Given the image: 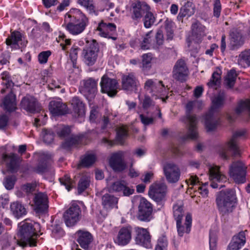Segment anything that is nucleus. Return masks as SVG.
Returning <instances> with one entry per match:
<instances>
[{
	"mask_svg": "<svg viewBox=\"0 0 250 250\" xmlns=\"http://www.w3.org/2000/svg\"><path fill=\"white\" fill-rule=\"evenodd\" d=\"M65 29L72 35L83 32L89 23L88 18L80 9L72 8L64 17Z\"/></svg>",
	"mask_w": 250,
	"mask_h": 250,
	"instance_id": "obj_1",
	"label": "nucleus"
},
{
	"mask_svg": "<svg viewBox=\"0 0 250 250\" xmlns=\"http://www.w3.org/2000/svg\"><path fill=\"white\" fill-rule=\"evenodd\" d=\"M216 204L218 211L222 216L229 215L236 208L237 202L234 189L222 190L216 194Z\"/></svg>",
	"mask_w": 250,
	"mask_h": 250,
	"instance_id": "obj_2",
	"label": "nucleus"
},
{
	"mask_svg": "<svg viewBox=\"0 0 250 250\" xmlns=\"http://www.w3.org/2000/svg\"><path fill=\"white\" fill-rule=\"evenodd\" d=\"M226 99V95L224 91H220L212 99L211 108L204 116L205 127L208 132L216 129L218 124L217 114L219 109L223 106Z\"/></svg>",
	"mask_w": 250,
	"mask_h": 250,
	"instance_id": "obj_3",
	"label": "nucleus"
},
{
	"mask_svg": "<svg viewBox=\"0 0 250 250\" xmlns=\"http://www.w3.org/2000/svg\"><path fill=\"white\" fill-rule=\"evenodd\" d=\"M38 223L24 222L20 227L18 234L19 239L17 241V244L24 248L27 246H36V239L38 236L36 227H39Z\"/></svg>",
	"mask_w": 250,
	"mask_h": 250,
	"instance_id": "obj_4",
	"label": "nucleus"
},
{
	"mask_svg": "<svg viewBox=\"0 0 250 250\" xmlns=\"http://www.w3.org/2000/svg\"><path fill=\"white\" fill-rule=\"evenodd\" d=\"M202 104V102L199 101H191L187 103L186 105L185 122L188 125V132L185 139H195L197 138V119L195 115H192L191 113L196 105H198V108H201Z\"/></svg>",
	"mask_w": 250,
	"mask_h": 250,
	"instance_id": "obj_5",
	"label": "nucleus"
},
{
	"mask_svg": "<svg viewBox=\"0 0 250 250\" xmlns=\"http://www.w3.org/2000/svg\"><path fill=\"white\" fill-rule=\"evenodd\" d=\"M205 26L199 22H195L191 25L192 40H187V45L189 51L197 53L199 47V44L202 41V38L205 36Z\"/></svg>",
	"mask_w": 250,
	"mask_h": 250,
	"instance_id": "obj_6",
	"label": "nucleus"
},
{
	"mask_svg": "<svg viewBox=\"0 0 250 250\" xmlns=\"http://www.w3.org/2000/svg\"><path fill=\"white\" fill-rule=\"evenodd\" d=\"M83 48L82 57L84 63L88 66L94 65L97 62L99 52V46L95 40L87 41Z\"/></svg>",
	"mask_w": 250,
	"mask_h": 250,
	"instance_id": "obj_7",
	"label": "nucleus"
},
{
	"mask_svg": "<svg viewBox=\"0 0 250 250\" xmlns=\"http://www.w3.org/2000/svg\"><path fill=\"white\" fill-rule=\"evenodd\" d=\"M246 133L245 130H239L235 131L229 140L226 144V148L222 150L220 153V156L224 159H228L229 156L227 151L232 153V156L237 157L240 155V150L238 145L239 139L244 136Z\"/></svg>",
	"mask_w": 250,
	"mask_h": 250,
	"instance_id": "obj_8",
	"label": "nucleus"
},
{
	"mask_svg": "<svg viewBox=\"0 0 250 250\" xmlns=\"http://www.w3.org/2000/svg\"><path fill=\"white\" fill-rule=\"evenodd\" d=\"M167 189L165 183L154 182L150 186L148 194L157 205L163 206L166 201Z\"/></svg>",
	"mask_w": 250,
	"mask_h": 250,
	"instance_id": "obj_9",
	"label": "nucleus"
},
{
	"mask_svg": "<svg viewBox=\"0 0 250 250\" xmlns=\"http://www.w3.org/2000/svg\"><path fill=\"white\" fill-rule=\"evenodd\" d=\"M229 173L236 184H242L246 182L247 167L241 161L233 162L229 166Z\"/></svg>",
	"mask_w": 250,
	"mask_h": 250,
	"instance_id": "obj_10",
	"label": "nucleus"
},
{
	"mask_svg": "<svg viewBox=\"0 0 250 250\" xmlns=\"http://www.w3.org/2000/svg\"><path fill=\"white\" fill-rule=\"evenodd\" d=\"M81 208L77 203L71 204L63 215L66 225L69 227L75 225L81 218Z\"/></svg>",
	"mask_w": 250,
	"mask_h": 250,
	"instance_id": "obj_11",
	"label": "nucleus"
},
{
	"mask_svg": "<svg viewBox=\"0 0 250 250\" xmlns=\"http://www.w3.org/2000/svg\"><path fill=\"white\" fill-rule=\"evenodd\" d=\"M151 32L146 33L141 43V47L143 50L153 49L159 50L164 43V36L161 30L157 31L155 35V40L151 42L150 34Z\"/></svg>",
	"mask_w": 250,
	"mask_h": 250,
	"instance_id": "obj_12",
	"label": "nucleus"
},
{
	"mask_svg": "<svg viewBox=\"0 0 250 250\" xmlns=\"http://www.w3.org/2000/svg\"><path fill=\"white\" fill-rule=\"evenodd\" d=\"M135 236L134 241L137 245L146 249H151V236L147 229L136 227L134 228Z\"/></svg>",
	"mask_w": 250,
	"mask_h": 250,
	"instance_id": "obj_13",
	"label": "nucleus"
},
{
	"mask_svg": "<svg viewBox=\"0 0 250 250\" xmlns=\"http://www.w3.org/2000/svg\"><path fill=\"white\" fill-rule=\"evenodd\" d=\"M150 10V6L144 1H135L132 4L131 18L135 24H137L146 13Z\"/></svg>",
	"mask_w": 250,
	"mask_h": 250,
	"instance_id": "obj_14",
	"label": "nucleus"
},
{
	"mask_svg": "<svg viewBox=\"0 0 250 250\" xmlns=\"http://www.w3.org/2000/svg\"><path fill=\"white\" fill-rule=\"evenodd\" d=\"M125 153L118 151L111 154L108 163L110 167L116 172H121L127 168V165L124 160Z\"/></svg>",
	"mask_w": 250,
	"mask_h": 250,
	"instance_id": "obj_15",
	"label": "nucleus"
},
{
	"mask_svg": "<svg viewBox=\"0 0 250 250\" xmlns=\"http://www.w3.org/2000/svg\"><path fill=\"white\" fill-rule=\"evenodd\" d=\"M209 178L211 181L210 186L213 188H221L225 187L222 183L228 181L227 177L220 171V167L217 166L209 168Z\"/></svg>",
	"mask_w": 250,
	"mask_h": 250,
	"instance_id": "obj_16",
	"label": "nucleus"
},
{
	"mask_svg": "<svg viewBox=\"0 0 250 250\" xmlns=\"http://www.w3.org/2000/svg\"><path fill=\"white\" fill-rule=\"evenodd\" d=\"M164 174L169 183H177L180 179L181 171L177 165L173 163H167L163 166Z\"/></svg>",
	"mask_w": 250,
	"mask_h": 250,
	"instance_id": "obj_17",
	"label": "nucleus"
},
{
	"mask_svg": "<svg viewBox=\"0 0 250 250\" xmlns=\"http://www.w3.org/2000/svg\"><path fill=\"white\" fill-rule=\"evenodd\" d=\"M97 31L99 32L98 34L101 37L111 39L114 41L117 39L116 25L114 23H106L102 21L98 24Z\"/></svg>",
	"mask_w": 250,
	"mask_h": 250,
	"instance_id": "obj_18",
	"label": "nucleus"
},
{
	"mask_svg": "<svg viewBox=\"0 0 250 250\" xmlns=\"http://www.w3.org/2000/svg\"><path fill=\"white\" fill-rule=\"evenodd\" d=\"M101 92L106 93L110 97H114L117 93L118 83L115 79H111L104 75L100 82Z\"/></svg>",
	"mask_w": 250,
	"mask_h": 250,
	"instance_id": "obj_19",
	"label": "nucleus"
},
{
	"mask_svg": "<svg viewBox=\"0 0 250 250\" xmlns=\"http://www.w3.org/2000/svg\"><path fill=\"white\" fill-rule=\"evenodd\" d=\"M132 232V228L131 226L127 225L121 227L114 238V242L121 246L127 245L131 240Z\"/></svg>",
	"mask_w": 250,
	"mask_h": 250,
	"instance_id": "obj_20",
	"label": "nucleus"
},
{
	"mask_svg": "<svg viewBox=\"0 0 250 250\" xmlns=\"http://www.w3.org/2000/svg\"><path fill=\"white\" fill-rule=\"evenodd\" d=\"M188 72L185 61L182 59L178 60L173 67V78L180 82H184L187 80Z\"/></svg>",
	"mask_w": 250,
	"mask_h": 250,
	"instance_id": "obj_21",
	"label": "nucleus"
},
{
	"mask_svg": "<svg viewBox=\"0 0 250 250\" xmlns=\"http://www.w3.org/2000/svg\"><path fill=\"white\" fill-rule=\"evenodd\" d=\"M138 208V219L142 221H150L152 218L153 210L152 204L146 199L142 198L141 199Z\"/></svg>",
	"mask_w": 250,
	"mask_h": 250,
	"instance_id": "obj_22",
	"label": "nucleus"
},
{
	"mask_svg": "<svg viewBox=\"0 0 250 250\" xmlns=\"http://www.w3.org/2000/svg\"><path fill=\"white\" fill-rule=\"evenodd\" d=\"M20 104L22 109L31 113H39L42 110V106L38 100L30 95L22 98Z\"/></svg>",
	"mask_w": 250,
	"mask_h": 250,
	"instance_id": "obj_23",
	"label": "nucleus"
},
{
	"mask_svg": "<svg viewBox=\"0 0 250 250\" xmlns=\"http://www.w3.org/2000/svg\"><path fill=\"white\" fill-rule=\"evenodd\" d=\"M76 241L84 250H89L92 248L94 240L92 234L89 231L79 229L76 232Z\"/></svg>",
	"mask_w": 250,
	"mask_h": 250,
	"instance_id": "obj_24",
	"label": "nucleus"
},
{
	"mask_svg": "<svg viewBox=\"0 0 250 250\" xmlns=\"http://www.w3.org/2000/svg\"><path fill=\"white\" fill-rule=\"evenodd\" d=\"M139 85V81L133 73H129L122 76V87L124 90L136 92Z\"/></svg>",
	"mask_w": 250,
	"mask_h": 250,
	"instance_id": "obj_25",
	"label": "nucleus"
},
{
	"mask_svg": "<svg viewBox=\"0 0 250 250\" xmlns=\"http://www.w3.org/2000/svg\"><path fill=\"white\" fill-rule=\"evenodd\" d=\"M34 210L39 214H42L47 212L48 199L47 195L43 193L36 194L34 198Z\"/></svg>",
	"mask_w": 250,
	"mask_h": 250,
	"instance_id": "obj_26",
	"label": "nucleus"
},
{
	"mask_svg": "<svg viewBox=\"0 0 250 250\" xmlns=\"http://www.w3.org/2000/svg\"><path fill=\"white\" fill-rule=\"evenodd\" d=\"M48 108L53 116H62L68 113L67 105L63 103L60 99L50 101Z\"/></svg>",
	"mask_w": 250,
	"mask_h": 250,
	"instance_id": "obj_27",
	"label": "nucleus"
},
{
	"mask_svg": "<svg viewBox=\"0 0 250 250\" xmlns=\"http://www.w3.org/2000/svg\"><path fill=\"white\" fill-rule=\"evenodd\" d=\"M246 241L245 231H241L232 237L227 250H239L244 246Z\"/></svg>",
	"mask_w": 250,
	"mask_h": 250,
	"instance_id": "obj_28",
	"label": "nucleus"
},
{
	"mask_svg": "<svg viewBox=\"0 0 250 250\" xmlns=\"http://www.w3.org/2000/svg\"><path fill=\"white\" fill-rule=\"evenodd\" d=\"M83 90L90 98H94L97 92V81L92 78L84 80Z\"/></svg>",
	"mask_w": 250,
	"mask_h": 250,
	"instance_id": "obj_29",
	"label": "nucleus"
},
{
	"mask_svg": "<svg viewBox=\"0 0 250 250\" xmlns=\"http://www.w3.org/2000/svg\"><path fill=\"white\" fill-rule=\"evenodd\" d=\"M230 44L232 50L241 47L244 42L241 33L237 29H233L230 33Z\"/></svg>",
	"mask_w": 250,
	"mask_h": 250,
	"instance_id": "obj_30",
	"label": "nucleus"
},
{
	"mask_svg": "<svg viewBox=\"0 0 250 250\" xmlns=\"http://www.w3.org/2000/svg\"><path fill=\"white\" fill-rule=\"evenodd\" d=\"M195 11V7L193 3L187 1L180 8L177 19L179 20H181L185 17H190L194 14Z\"/></svg>",
	"mask_w": 250,
	"mask_h": 250,
	"instance_id": "obj_31",
	"label": "nucleus"
},
{
	"mask_svg": "<svg viewBox=\"0 0 250 250\" xmlns=\"http://www.w3.org/2000/svg\"><path fill=\"white\" fill-rule=\"evenodd\" d=\"M22 40V35L20 32L15 30L11 32L10 36L5 41L7 45L10 46L12 49H18L20 48L19 42Z\"/></svg>",
	"mask_w": 250,
	"mask_h": 250,
	"instance_id": "obj_32",
	"label": "nucleus"
},
{
	"mask_svg": "<svg viewBox=\"0 0 250 250\" xmlns=\"http://www.w3.org/2000/svg\"><path fill=\"white\" fill-rule=\"evenodd\" d=\"M191 224L192 217L190 214L186 215L184 225H182V221L176 222V228L179 236L182 237L185 233H189L191 230Z\"/></svg>",
	"mask_w": 250,
	"mask_h": 250,
	"instance_id": "obj_33",
	"label": "nucleus"
},
{
	"mask_svg": "<svg viewBox=\"0 0 250 250\" xmlns=\"http://www.w3.org/2000/svg\"><path fill=\"white\" fill-rule=\"evenodd\" d=\"M2 103L3 109L6 111L12 112L17 109L16 96L12 91L4 97Z\"/></svg>",
	"mask_w": 250,
	"mask_h": 250,
	"instance_id": "obj_34",
	"label": "nucleus"
},
{
	"mask_svg": "<svg viewBox=\"0 0 250 250\" xmlns=\"http://www.w3.org/2000/svg\"><path fill=\"white\" fill-rule=\"evenodd\" d=\"M83 138V135H71L62 143L61 147L63 149L70 150L72 146L81 144Z\"/></svg>",
	"mask_w": 250,
	"mask_h": 250,
	"instance_id": "obj_35",
	"label": "nucleus"
},
{
	"mask_svg": "<svg viewBox=\"0 0 250 250\" xmlns=\"http://www.w3.org/2000/svg\"><path fill=\"white\" fill-rule=\"evenodd\" d=\"M71 104L73 111L78 117L84 114V104L78 97H73L71 101Z\"/></svg>",
	"mask_w": 250,
	"mask_h": 250,
	"instance_id": "obj_36",
	"label": "nucleus"
},
{
	"mask_svg": "<svg viewBox=\"0 0 250 250\" xmlns=\"http://www.w3.org/2000/svg\"><path fill=\"white\" fill-rule=\"evenodd\" d=\"M10 209L14 216L17 218L21 217L26 214L24 207L18 202H13L10 205Z\"/></svg>",
	"mask_w": 250,
	"mask_h": 250,
	"instance_id": "obj_37",
	"label": "nucleus"
},
{
	"mask_svg": "<svg viewBox=\"0 0 250 250\" xmlns=\"http://www.w3.org/2000/svg\"><path fill=\"white\" fill-rule=\"evenodd\" d=\"M118 198L109 194H105L102 197V205L104 208H117Z\"/></svg>",
	"mask_w": 250,
	"mask_h": 250,
	"instance_id": "obj_38",
	"label": "nucleus"
},
{
	"mask_svg": "<svg viewBox=\"0 0 250 250\" xmlns=\"http://www.w3.org/2000/svg\"><path fill=\"white\" fill-rule=\"evenodd\" d=\"M96 160V156L94 154L86 153L82 157L79 166L83 167H88L95 163Z\"/></svg>",
	"mask_w": 250,
	"mask_h": 250,
	"instance_id": "obj_39",
	"label": "nucleus"
},
{
	"mask_svg": "<svg viewBox=\"0 0 250 250\" xmlns=\"http://www.w3.org/2000/svg\"><path fill=\"white\" fill-rule=\"evenodd\" d=\"M3 158L5 160L7 159H10V162L8 164V167L9 170L13 172L18 168V158L17 155L15 153H12L10 154H4Z\"/></svg>",
	"mask_w": 250,
	"mask_h": 250,
	"instance_id": "obj_40",
	"label": "nucleus"
},
{
	"mask_svg": "<svg viewBox=\"0 0 250 250\" xmlns=\"http://www.w3.org/2000/svg\"><path fill=\"white\" fill-rule=\"evenodd\" d=\"M238 62L244 67L250 66V49L246 50L241 52L239 56Z\"/></svg>",
	"mask_w": 250,
	"mask_h": 250,
	"instance_id": "obj_41",
	"label": "nucleus"
},
{
	"mask_svg": "<svg viewBox=\"0 0 250 250\" xmlns=\"http://www.w3.org/2000/svg\"><path fill=\"white\" fill-rule=\"evenodd\" d=\"M244 111H247L250 116V100L240 101L235 108V112L239 114Z\"/></svg>",
	"mask_w": 250,
	"mask_h": 250,
	"instance_id": "obj_42",
	"label": "nucleus"
},
{
	"mask_svg": "<svg viewBox=\"0 0 250 250\" xmlns=\"http://www.w3.org/2000/svg\"><path fill=\"white\" fill-rule=\"evenodd\" d=\"M90 179L89 177L86 175H82L78 184V192L79 194L83 193L85 190H86L90 184Z\"/></svg>",
	"mask_w": 250,
	"mask_h": 250,
	"instance_id": "obj_43",
	"label": "nucleus"
},
{
	"mask_svg": "<svg viewBox=\"0 0 250 250\" xmlns=\"http://www.w3.org/2000/svg\"><path fill=\"white\" fill-rule=\"evenodd\" d=\"M127 136V131L124 126H122L117 128L116 141L118 144L123 145Z\"/></svg>",
	"mask_w": 250,
	"mask_h": 250,
	"instance_id": "obj_44",
	"label": "nucleus"
},
{
	"mask_svg": "<svg viewBox=\"0 0 250 250\" xmlns=\"http://www.w3.org/2000/svg\"><path fill=\"white\" fill-rule=\"evenodd\" d=\"M173 216L176 222L181 221L184 216L183 206L180 204H175L173 206Z\"/></svg>",
	"mask_w": 250,
	"mask_h": 250,
	"instance_id": "obj_45",
	"label": "nucleus"
},
{
	"mask_svg": "<svg viewBox=\"0 0 250 250\" xmlns=\"http://www.w3.org/2000/svg\"><path fill=\"white\" fill-rule=\"evenodd\" d=\"M237 74L235 70L232 69L228 72L225 81L227 86L231 88L233 87L236 80Z\"/></svg>",
	"mask_w": 250,
	"mask_h": 250,
	"instance_id": "obj_46",
	"label": "nucleus"
},
{
	"mask_svg": "<svg viewBox=\"0 0 250 250\" xmlns=\"http://www.w3.org/2000/svg\"><path fill=\"white\" fill-rule=\"evenodd\" d=\"M144 26L146 28H150L155 22L156 18L150 10L146 13L143 19Z\"/></svg>",
	"mask_w": 250,
	"mask_h": 250,
	"instance_id": "obj_47",
	"label": "nucleus"
},
{
	"mask_svg": "<svg viewBox=\"0 0 250 250\" xmlns=\"http://www.w3.org/2000/svg\"><path fill=\"white\" fill-rule=\"evenodd\" d=\"M41 158L44 160L40 161L39 164L36 168L35 171L38 174H43L47 171V160L48 159L47 155L43 154L41 155Z\"/></svg>",
	"mask_w": 250,
	"mask_h": 250,
	"instance_id": "obj_48",
	"label": "nucleus"
},
{
	"mask_svg": "<svg viewBox=\"0 0 250 250\" xmlns=\"http://www.w3.org/2000/svg\"><path fill=\"white\" fill-rule=\"evenodd\" d=\"M61 184L65 186V188L69 191L73 188L75 182L68 174H65L63 177L59 178Z\"/></svg>",
	"mask_w": 250,
	"mask_h": 250,
	"instance_id": "obj_49",
	"label": "nucleus"
},
{
	"mask_svg": "<svg viewBox=\"0 0 250 250\" xmlns=\"http://www.w3.org/2000/svg\"><path fill=\"white\" fill-rule=\"evenodd\" d=\"M221 74L220 69L214 71L212 74L210 81L208 83V85L209 87H213L219 85L221 82Z\"/></svg>",
	"mask_w": 250,
	"mask_h": 250,
	"instance_id": "obj_50",
	"label": "nucleus"
},
{
	"mask_svg": "<svg viewBox=\"0 0 250 250\" xmlns=\"http://www.w3.org/2000/svg\"><path fill=\"white\" fill-rule=\"evenodd\" d=\"M167 92L163 82L159 81L157 83V88H154L151 92V94L152 96H156L158 98H162V96H165Z\"/></svg>",
	"mask_w": 250,
	"mask_h": 250,
	"instance_id": "obj_51",
	"label": "nucleus"
},
{
	"mask_svg": "<svg viewBox=\"0 0 250 250\" xmlns=\"http://www.w3.org/2000/svg\"><path fill=\"white\" fill-rule=\"evenodd\" d=\"M125 181V180H118L113 183L109 187V191L120 194L122 191V188H124Z\"/></svg>",
	"mask_w": 250,
	"mask_h": 250,
	"instance_id": "obj_52",
	"label": "nucleus"
},
{
	"mask_svg": "<svg viewBox=\"0 0 250 250\" xmlns=\"http://www.w3.org/2000/svg\"><path fill=\"white\" fill-rule=\"evenodd\" d=\"M16 181L15 176H8L4 178L3 184L6 189L11 190L14 188Z\"/></svg>",
	"mask_w": 250,
	"mask_h": 250,
	"instance_id": "obj_53",
	"label": "nucleus"
},
{
	"mask_svg": "<svg viewBox=\"0 0 250 250\" xmlns=\"http://www.w3.org/2000/svg\"><path fill=\"white\" fill-rule=\"evenodd\" d=\"M50 229L52 231V234L55 238L61 237L64 234L60 225L56 223V222L51 225Z\"/></svg>",
	"mask_w": 250,
	"mask_h": 250,
	"instance_id": "obj_54",
	"label": "nucleus"
},
{
	"mask_svg": "<svg viewBox=\"0 0 250 250\" xmlns=\"http://www.w3.org/2000/svg\"><path fill=\"white\" fill-rule=\"evenodd\" d=\"M43 142L50 144L53 142L54 138V133L50 129H43L42 132Z\"/></svg>",
	"mask_w": 250,
	"mask_h": 250,
	"instance_id": "obj_55",
	"label": "nucleus"
},
{
	"mask_svg": "<svg viewBox=\"0 0 250 250\" xmlns=\"http://www.w3.org/2000/svg\"><path fill=\"white\" fill-rule=\"evenodd\" d=\"M142 68L143 69H147L151 67V62L152 60V56L150 53L144 54L142 56Z\"/></svg>",
	"mask_w": 250,
	"mask_h": 250,
	"instance_id": "obj_56",
	"label": "nucleus"
},
{
	"mask_svg": "<svg viewBox=\"0 0 250 250\" xmlns=\"http://www.w3.org/2000/svg\"><path fill=\"white\" fill-rule=\"evenodd\" d=\"M58 136L62 138H65L70 135L71 133V129L67 126H61L56 132Z\"/></svg>",
	"mask_w": 250,
	"mask_h": 250,
	"instance_id": "obj_57",
	"label": "nucleus"
},
{
	"mask_svg": "<svg viewBox=\"0 0 250 250\" xmlns=\"http://www.w3.org/2000/svg\"><path fill=\"white\" fill-rule=\"evenodd\" d=\"M51 54V51L50 50L44 51L40 53L38 56L39 63L40 64L46 63Z\"/></svg>",
	"mask_w": 250,
	"mask_h": 250,
	"instance_id": "obj_58",
	"label": "nucleus"
},
{
	"mask_svg": "<svg viewBox=\"0 0 250 250\" xmlns=\"http://www.w3.org/2000/svg\"><path fill=\"white\" fill-rule=\"evenodd\" d=\"M65 36L64 34L60 35L58 38V40L57 39V41L58 42H60L61 40L63 42L60 43V45L62 47V49L63 51H66L67 49V46H69L71 44V41L70 39H66Z\"/></svg>",
	"mask_w": 250,
	"mask_h": 250,
	"instance_id": "obj_59",
	"label": "nucleus"
},
{
	"mask_svg": "<svg viewBox=\"0 0 250 250\" xmlns=\"http://www.w3.org/2000/svg\"><path fill=\"white\" fill-rule=\"evenodd\" d=\"M1 79L5 81L4 83L6 88H9L14 86V83L12 82L9 73L7 71H4L1 73Z\"/></svg>",
	"mask_w": 250,
	"mask_h": 250,
	"instance_id": "obj_60",
	"label": "nucleus"
},
{
	"mask_svg": "<svg viewBox=\"0 0 250 250\" xmlns=\"http://www.w3.org/2000/svg\"><path fill=\"white\" fill-rule=\"evenodd\" d=\"M167 246V242L165 237H160L157 241V244L155 250H166Z\"/></svg>",
	"mask_w": 250,
	"mask_h": 250,
	"instance_id": "obj_61",
	"label": "nucleus"
},
{
	"mask_svg": "<svg viewBox=\"0 0 250 250\" xmlns=\"http://www.w3.org/2000/svg\"><path fill=\"white\" fill-rule=\"evenodd\" d=\"M134 192V189L132 187H129L128 183L125 181V184H124V188L122 189V191L120 194L124 196H129L132 195Z\"/></svg>",
	"mask_w": 250,
	"mask_h": 250,
	"instance_id": "obj_62",
	"label": "nucleus"
},
{
	"mask_svg": "<svg viewBox=\"0 0 250 250\" xmlns=\"http://www.w3.org/2000/svg\"><path fill=\"white\" fill-rule=\"evenodd\" d=\"M222 7L220 0H214L213 3V15L216 18L220 16Z\"/></svg>",
	"mask_w": 250,
	"mask_h": 250,
	"instance_id": "obj_63",
	"label": "nucleus"
},
{
	"mask_svg": "<svg viewBox=\"0 0 250 250\" xmlns=\"http://www.w3.org/2000/svg\"><path fill=\"white\" fill-rule=\"evenodd\" d=\"M9 117L5 114L0 115V130L5 129L8 125Z\"/></svg>",
	"mask_w": 250,
	"mask_h": 250,
	"instance_id": "obj_64",
	"label": "nucleus"
}]
</instances>
